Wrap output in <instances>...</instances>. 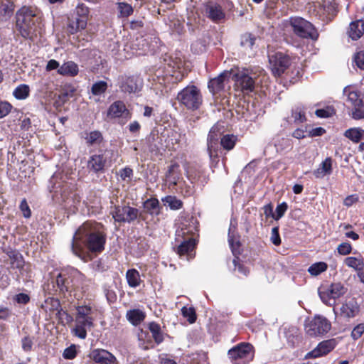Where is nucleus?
Returning a JSON list of instances; mask_svg holds the SVG:
<instances>
[{"instance_id":"9","label":"nucleus","mask_w":364,"mask_h":364,"mask_svg":"<svg viewBox=\"0 0 364 364\" xmlns=\"http://www.w3.org/2000/svg\"><path fill=\"white\" fill-rule=\"evenodd\" d=\"M331 328V323L323 316L316 315L305 324L306 333L316 337L326 334Z\"/></svg>"},{"instance_id":"34","label":"nucleus","mask_w":364,"mask_h":364,"mask_svg":"<svg viewBox=\"0 0 364 364\" xmlns=\"http://www.w3.org/2000/svg\"><path fill=\"white\" fill-rule=\"evenodd\" d=\"M126 279L130 287L136 288L141 284L139 272L135 269H128L126 273Z\"/></svg>"},{"instance_id":"18","label":"nucleus","mask_w":364,"mask_h":364,"mask_svg":"<svg viewBox=\"0 0 364 364\" xmlns=\"http://www.w3.org/2000/svg\"><path fill=\"white\" fill-rule=\"evenodd\" d=\"M335 339H329L321 342L316 348L309 352L306 355L307 358H316L328 354L336 346Z\"/></svg>"},{"instance_id":"29","label":"nucleus","mask_w":364,"mask_h":364,"mask_svg":"<svg viewBox=\"0 0 364 364\" xmlns=\"http://www.w3.org/2000/svg\"><path fill=\"white\" fill-rule=\"evenodd\" d=\"M343 95L347 97V100L354 107L363 106V100L360 98L358 93L353 90L350 87L347 86L343 89Z\"/></svg>"},{"instance_id":"61","label":"nucleus","mask_w":364,"mask_h":364,"mask_svg":"<svg viewBox=\"0 0 364 364\" xmlns=\"http://www.w3.org/2000/svg\"><path fill=\"white\" fill-rule=\"evenodd\" d=\"M287 208L288 205L285 202L279 204L276 208L277 215H274V219L277 220L279 218H281L284 215L285 212L287 210Z\"/></svg>"},{"instance_id":"20","label":"nucleus","mask_w":364,"mask_h":364,"mask_svg":"<svg viewBox=\"0 0 364 364\" xmlns=\"http://www.w3.org/2000/svg\"><path fill=\"white\" fill-rule=\"evenodd\" d=\"M90 358L100 364H117L116 357L104 349H95L90 354Z\"/></svg>"},{"instance_id":"16","label":"nucleus","mask_w":364,"mask_h":364,"mask_svg":"<svg viewBox=\"0 0 364 364\" xmlns=\"http://www.w3.org/2000/svg\"><path fill=\"white\" fill-rule=\"evenodd\" d=\"M232 79V73L231 70H225L220 73L217 77L211 79L208 82V88L213 94H215L223 90L225 85Z\"/></svg>"},{"instance_id":"11","label":"nucleus","mask_w":364,"mask_h":364,"mask_svg":"<svg viewBox=\"0 0 364 364\" xmlns=\"http://www.w3.org/2000/svg\"><path fill=\"white\" fill-rule=\"evenodd\" d=\"M232 80L235 81L237 89L244 95H249L255 91V78L250 75L247 70H244L235 74L232 73Z\"/></svg>"},{"instance_id":"10","label":"nucleus","mask_w":364,"mask_h":364,"mask_svg":"<svg viewBox=\"0 0 364 364\" xmlns=\"http://www.w3.org/2000/svg\"><path fill=\"white\" fill-rule=\"evenodd\" d=\"M268 58L269 67L275 76H280L291 64L289 56L282 52H271Z\"/></svg>"},{"instance_id":"57","label":"nucleus","mask_w":364,"mask_h":364,"mask_svg":"<svg viewBox=\"0 0 364 364\" xmlns=\"http://www.w3.org/2000/svg\"><path fill=\"white\" fill-rule=\"evenodd\" d=\"M33 346V338L30 336H25L21 339V347L23 351L30 352Z\"/></svg>"},{"instance_id":"2","label":"nucleus","mask_w":364,"mask_h":364,"mask_svg":"<svg viewBox=\"0 0 364 364\" xmlns=\"http://www.w3.org/2000/svg\"><path fill=\"white\" fill-rule=\"evenodd\" d=\"M74 188L75 185L70 181L68 176L61 172L55 173L48 185L53 201L70 210L80 201L79 196L74 192Z\"/></svg>"},{"instance_id":"5","label":"nucleus","mask_w":364,"mask_h":364,"mask_svg":"<svg viewBox=\"0 0 364 364\" xmlns=\"http://www.w3.org/2000/svg\"><path fill=\"white\" fill-rule=\"evenodd\" d=\"M178 101L188 109H198L203 102L200 90L195 85H188L177 95Z\"/></svg>"},{"instance_id":"38","label":"nucleus","mask_w":364,"mask_h":364,"mask_svg":"<svg viewBox=\"0 0 364 364\" xmlns=\"http://www.w3.org/2000/svg\"><path fill=\"white\" fill-rule=\"evenodd\" d=\"M30 88L26 84L18 85L13 92L14 96L17 100H25L29 96Z\"/></svg>"},{"instance_id":"24","label":"nucleus","mask_w":364,"mask_h":364,"mask_svg":"<svg viewBox=\"0 0 364 364\" xmlns=\"http://www.w3.org/2000/svg\"><path fill=\"white\" fill-rule=\"evenodd\" d=\"M205 13L214 21H220L225 17V14L221 6L216 4H208L205 7Z\"/></svg>"},{"instance_id":"45","label":"nucleus","mask_w":364,"mask_h":364,"mask_svg":"<svg viewBox=\"0 0 364 364\" xmlns=\"http://www.w3.org/2000/svg\"><path fill=\"white\" fill-rule=\"evenodd\" d=\"M85 140L89 145L100 144L102 140V136L99 131H93L87 134Z\"/></svg>"},{"instance_id":"47","label":"nucleus","mask_w":364,"mask_h":364,"mask_svg":"<svg viewBox=\"0 0 364 364\" xmlns=\"http://www.w3.org/2000/svg\"><path fill=\"white\" fill-rule=\"evenodd\" d=\"M107 89V83L105 81H98L95 82L91 88V92L94 95H101L105 93Z\"/></svg>"},{"instance_id":"56","label":"nucleus","mask_w":364,"mask_h":364,"mask_svg":"<svg viewBox=\"0 0 364 364\" xmlns=\"http://www.w3.org/2000/svg\"><path fill=\"white\" fill-rule=\"evenodd\" d=\"M223 132L222 128L218 126H214L209 132L208 139L209 140H218Z\"/></svg>"},{"instance_id":"35","label":"nucleus","mask_w":364,"mask_h":364,"mask_svg":"<svg viewBox=\"0 0 364 364\" xmlns=\"http://www.w3.org/2000/svg\"><path fill=\"white\" fill-rule=\"evenodd\" d=\"M127 318L130 323L136 326L144 321L145 314L139 309H132L127 312Z\"/></svg>"},{"instance_id":"37","label":"nucleus","mask_w":364,"mask_h":364,"mask_svg":"<svg viewBox=\"0 0 364 364\" xmlns=\"http://www.w3.org/2000/svg\"><path fill=\"white\" fill-rule=\"evenodd\" d=\"M144 207L151 215H157L159 213V202L156 198L147 199L144 203Z\"/></svg>"},{"instance_id":"60","label":"nucleus","mask_w":364,"mask_h":364,"mask_svg":"<svg viewBox=\"0 0 364 364\" xmlns=\"http://www.w3.org/2000/svg\"><path fill=\"white\" fill-rule=\"evenodd\" d=\"M338 252L341 255H346L350 253L352 247L348 242H343L338 246Z\"/></svg>"},{"instance_id":"13","label":"nucleus","mask_w":364,"mask_h":364,"mask_svg":"<svg viewBox=\"0 0 364 364\" xmlns=\"http://www.w3.org/2000/svg\"><path fill=\"white\" fill-rule=\"evenodd\" d=\"M109 151L92 155L87 161V168L95 173H102L107 163Z\"/></svg>"},{"instance_id":"49","label":"nucleus","mask_w":364,"mask_h":364,"mask_svg":"<svg viewBox=\"0 0 364 364\" xmlns=\"http://www.w3.org/2000/svg\"><path fill=\"white\" fill-rule=\"evenodd\" d=\"M182 315L187 318L190 323H193L196 320V315L193 308L191 307H183L181 309Z\"/></svg>"},{"instance_id":"43","label":"nucleus","mask_w":364,"mask_h":364,"mask_svg":"<svg viewBox=\"0 0 364 364\" xmlns=\"http://www.w3.org/2000/svg\"><path fill=\"white\" fill-rule=\"evenodd\" d=\"M237 137L232 134H227L223 136L220 140L221 146L227 150H231L234 148Z\"/></svg>"},{"instance_id":"52","label":"nucleus","mask_w":364,"mask_h":364,"mask_svg":"<svg viewBox=\"0 0 364 364\" xmlns=\"http://www.w3.org/2000/svg\"><path fill=\"white\" fill-rule=\"evenodd\" d=\"M218 140H209L208 139V151L210 158L218 156Z\"/></svg>"},{"instance_id":"42","label":"nucleus","mask_w":364,"mask_h":364,"mask_svg":"<svg viewBox=\"0 0 364 364\" xmlns=\"http://www.w3.org/2000/svg\"><path fill=\"white\" fill-rule=\"evenodd\" d=\"M191 223H193V225H188L186 224L183 223L182 226L181 227L180 230H178L176 231V234L178 236L185 237L186 235H193L196 232L198 231L197 227L194 225V219L193 218H191Z\"/></svg>"},{"instance_id":"17","label":"nucleus","mask_w":364,"mask_h":364,"mask_svg":"<svg viewBox=\"0 0 364 364\" xmlns=\"http://www.w3.org/2000/svg\"><path fill=\"white\" fill-rule=\"evenodd\" d=\"M186 176L191 183H198L202 186H204L208 180L203 168L198 165H192L188 167Z\"/></svg>"},{"instance_id":"1","label":"nucleus","mask_w":364,"mask_h":364,"mask_svg":"<svg viewBox=\"0 0 364 364\" xmlns=\"http://www.w3.org/2000/svg\"><path fill=\"white\" fill-rule=\"evenodd\" d=\"M102 228L100 224L92 221H87L80 226L72 240L73 255L85 261L87 257L85 247L91 252H102L106 242V235Z\"/></svg>"},{"instance_id":"22","label":"nucleus","mask_w":364,"mask_h":364,"mask_svg":"<svg viewBox=\"0 0 364 364\" xmlns=\"http://www.w3.org/2000/svg\"><path fill=\"white\" fill-rule=\"evenodd\" d=\"M360 311L359 305L355 298L345 301L341 307V315L345 318H354Z\"/></svg>"},{"instance_id":"62","label":"nucleus","mask_w":364,"mask_h":364,"mask_svg":"<svg viewBox=\"0 0 364 364\" xmlns=\"http://www.w3.org/2000/svg\"><path fill=\"white\" fill-rule=\"evenodd\" d=\"M355 65L361 70H364V52H358L354 56Z\"/></svg>"},{"instance_id":"4","label":"nucleus","mask_w":364,"mask_h":364,"mask_svg":"<svg viewBox=\"0 0 364 364\" xmlns=\"http://www.w3.org/2000/svg\"><path fill=\"white\" fill-rule=\"evenodd\" d=\"M93 314V309L90 306L83 305L76 307L75 326L72 331L74 336L80 339L86 338L87 331L94 327Z\"/></svg>"},{"instance_id":"8","label":"nucleus","mask_w":364,"mask_h":364,"mask_svg":"<svg viewBox=\"0 0 364 364\" xmlns=\"http://www.w3.org/2000/svg\"><path fill=\"white\" fill-rule=\"evenodd\" d=\"M290 25L293 28L294 33L300 38H311L316 41L318 37V34L314 26L303 18H291Z\"/></svg>"},{"instance_id":"26","label":"nucleus","mask_w":364,"mask_h":364,"mask_svg":"<svg viewBox=\"0 0 364 364\" xmlns=\"http://www.w3.org/2000/svg\"><path fill=\"white\" fill-rule=\"evenodd\" d=\"M364 33V21L358 20L350 24L348 35L350 38L355 41L360 38Z\"/></svg>"},{"instance_id":"54","label":"nucleus","mask_w":364,"mask_h":364,"mask_svg":"<svg viewBox=\"0 0 364 364\" xmlns=\"http://www.w3.org/2000/svg\"><path fill=\"white\" fill-rule=\"evenodd\" d=\"M76 346L73 344L69 347L66 348L63 353V356L65 359L72 360L74 359L77 355Z\"/></svg>"},{"instance_id":"7","label":"nucleus","mask_w":364,"mask_h":364,"mask_svg":"<svg viewBox=\"0 0 364 364\" xmlns=\"http://www.w3.org/2000/svg\"><path fill=\"white\" fill-rule=\"evenodd\" d=\"M237 229V223L235 221L231 220L229 230H228V242L232 250V254L235 255V258L232 260L234 265V271L237 270L239 273L244 276H247L249 274L248 269L245 267L242 264L239 262V258L237 255L240 254V241L236 235L235 231Z\"/></svg>"},{"instance_id":"32","label":"nucleus","mask_w":364,"mask_h":364,"mask_svg":"<svg viewBox=\"0 0 364 364\" xmlns=\"http://www.w3.org/2000/svg\"><path fill=\"white\" fill-rule=\"evenodd\" d=\"M166 180L170 184L176 186L181 178L179 165L176 163L171 164L166 174Z\"/></svg>"},{"instance_id":"50","label":"nucleus","mask_w":364,"mask_h":364,"mask_svg":"<svg viewBox=\"0 0 364 364\" xmlns=\"http://www.w3.org/2000/svg\"><path fill=\"white\" fill-rule=\"evenodd\" d=\"M291 117L296 123H302L306 120L305 112L300 107L292 109Z\"/></svg>"},{"instance_id":"14","label":"nucleus","mask_w":364,"mask_h":364,"mask_svg":"<svg viewBox=\"0 0 364 364\" xmlns=\"http://www.w3.org/2000/svg\"><path fill=\"white\" fill-rule=\"evenodd\" d=\"M9 261L11 269H18L20 274L23 275L29 272V264H26L23 255L16 250H8L6 252Z\"/></svg>"},{"instance_id":"44","label":"nucleus","mask_w":364,"mask_h":364,"mask_svg":"<svg viewBox=\"0 0 364 364\" xmlns=\"http://www.w3.org/2000/svg\"><path fill=\"white\" fill-rule=\"evenodd\" d=\"M345 264L355 269H361L363 267V259L361 257H348L345 259Z\"/></svg>"},{"instance_id":"6","label":"nucleus","mask_w":364,"mask_h":364,"mask_svg":"<svg viewBox=\"0 0 364 364\" xmlns=\"http://www.w3.org/2000/svg\"><path fill=\"white\" fill-rule=\"evenodd\" d=\"M346 291L347 289L340 282L323 285L318 290L321 301L329 306H334L336 299L343 296Z\"/></svg>"},{"instance_id":"30","label":"nucleus","mask_w":364,"mask_h":364,"mask_svg":"<svg viewBox=\"0 0 364 364\" xmlns=\"http://www.w3.org/2000/svg\"><path fill=\"white\" fill-rule=\"evenodd\" d=\"M343 135L353 143L364 140V129L360 127L350 128L345 131Z\"/></svg>"},{"instance_id":"46","label":"nucleus","mask_w":364,"mask_h":364,"mask_svg":"<svg viewBox=\"0 0 364 364\" xmlns=\"http://www.w3.org/2000/svg\"><path fill=\"white\" fill-rule=\"evenodd\" d=\"M277 151H288L293 147L291 139L289 138H282L277 144H275Z\"/></svg>"},{"instance_id":"41","label":"nucleus","mask_w":364,"mask_h":364,"mask_svg":"<svg viewBox=\"0 0 364 364\" xmlns=\"http://www.w3.org/2000/svg\"><path fill=\"white\" fill-rule=\"evenodd\" d=\"M328 268L326 263L323 262H318L311 264L309 269V273L312 276H318L322 272H325Z\"/></svg>"},{"instance_id":"36","label":"nucleus","mask_w":364,"mask_h":364,"mask_svg":"<svg viewBox=\"0 0 364 364\" xmlns=\"http://www.w3.org/2000/svg\"><path fill=\"white\" fill-rule=\"evenodd\" d=\"M161 200L164 205H168L173 210H179L183 207V202L174 196H166Z\"/></svg>"},{"instance_id":"40","label":"nucleus","mask_w":364,"mask_h":364,"mask_svg":"<svg viewBox=\"0 0 364 364\" xmlns=\"http://www.w3.org/2000/svg\"><path fill=\"white\" fill-rule=\"evenodd\" d=\"M149 328L156 343H161L164 340V336L160 326L155 322H151L149 323Z\"/></svg>"},{"instance_id":"55","label":"nucleus","mask_w":364,"mask_h":364,"mask_svg":"<svg viewBox=\"0 0 364 364\" xmlns=\"http://www.w3.org/2000/svg\"><path fill=\"white\" fill-rule=\"evenodd\" d=\"M12 109V105L6 101H0V119L8 115Z\"/></svg>"},{"instance_id":"23","label":"nucleus","mask_w":364,"mask_h":364,"mask_svg":"<svg viewBox=\"0 0 364 364\" xmlns=\"http://www.w3.org/2000/svg\"><path fill=\"white\" fill-rule=\"evenodd\" d=\"M56 289L55 291L65 295V293L70 291L72 287V280L66 272H60L55 279Z\"/></svg>"},{"instance_id":"12","label":"nucleus","mask_w":364,"mask_h":364,"mask_svg":"<svg viewBox=\"0 0 364 364\" xmlns=\"http://www.w3.org/2000/svg\"><path fill=\"white\" fill-rule=\"evenodd\" d=\"M111 214L116 222L131 223L137 218L139 210L128 205L116 206Z\"/></svg>"},{"instance_id":"39","label":"nucleus","mask_w":364,"mask_h":364,"mask_svg":"<svg viewBox=\"0 0 364 364\" xmlns=\"http://www.w3.org/2000/svg\"><path fill=\"white\" fill-rule=\"evenodd\" d=\"M117 11L120 18H127L132 15L134 11L132 5L127 2L117 3Z\"/></svg>"},{"instance_id":"59","label":"nucleus","mask_w":364,"mask_h":364,"mask_svg":"<svg viewBox=\"0 0 364 364\" xmlns=\"http://www.w3.org/2000/svg\"><path fill=\"white\" fill-rule=\"evenodd\" d=\"M364 333V323L357 325L351 332V337L353 340H358Z\"/></svg>"},{"instance_id":"53","label":"nucleus","mask_w":364,"mask_h":364,"mask_svg":"<svg viewBox=\"0 0 364 364\" xmlns=\"http://www.w3.org/2000/svg\"><path fill=\"white\" fill-rule=\"evenodd\" d=\"M119 176L122 181L130 182L133 178V170L129 167H124L119 170Z\"/></svg>"},{"instance_id":"3","label":"nucleus","mask_w":364,"mask_h":364,"mask_svg":"<svg viewBox=\"0 0 364 364\" xmlns=\"http://www.w3.org/2000/svg\"><path fill=\"white\" fill-rule=\"evenodd\" d=\"M39 19V12L36 8L24 6L18 10L16 14V26L21 36L24 38H30Z\"/></svg>"},{"instance_id":"48","label":"nucleus","mask_w":364,"mask_h":364,"mask_svg":"<svg viewBox=\"0 0 364 364\" xmlns=\"http://www.w3.org/2000/svg\"><path fill=\"white\" fill-rule=\"evenodd\" d=\"M77 18H84L87 21V16L90 12L89 8L83 3L78 4L75 8Z\"/></svg>"},{"instance_id":"33","label":"nucleus","mask_w":364,"mask_h":364,"mask_svg":"<svg viewBox=\"0 0 364 364\" xmlns=\"http://www.w3.org/2000/svg\"><path fill=\"white\" fill-rule=\"evenodd\" d=\"M196 245L195 240L193 237H188L178 247V254L180 256L186 254L190 255Z\"/></svg>"},{"instance_id":"28","label":"nucleus","mask_w":364,"mask_h":364,"mask_svg":"<svg viewBox=\"0 0 364 364\" xmlns=\"http://www.w3.org/2000/svg\"><path fill=\"white\" fill-rule=\"evenodd\" d=\"M87 20L74 17L71 19H69V22L68 23V31L70 34H75L78 31L85 29L87 26Z\"/></svg>"},{"instance_id":"15","label":"nucleus","mask_w":364,"mask_h":364,"mask_svg":"<svg viewBox=\"0 0 364 364\" xmlns=\"http://www.w3.org/2000/svg\"><path fill=\"white\" fill-rule=\"evenodd\" d=\"M119 86L124 92L135 93L140 91L142 81L137 76H122L119 79Z\"/></svg>"},{"instance_id":"64","label":"nucleus","mask_w":364,"mask_h":364,"mask_svg":"<svg viewBox=\"0 0 364 364\" xmlns=\"http://www.w3.org/2000/svg\"><path fill=\"white\" fill-rule=\"evenodd\" d=\"M20 209L26 218L31 217V211L26 199L22 200L21 202Z\"/></svg>"},{"instance_id":"51","label":"nucleus","mask_w":364,"mask_h":364,"mask_svg":"<svg viewBox=\"0 0 364 364\" xmlns=\"http://www.w3.org/2000/svg\"><path fill=\"white\" fill-rule=\"evenodd\" d=\"M316 115L320 118H327L335 114V110L332 107L328 106L323 109H316Z\"/></svg>"},{"instance_id":"27","label":"nucleus","mask_w":364,"mask_h":364,"mask_svg":"<svg viewBox=\"0 0 364 364\" xmlns=\"http://www.w3.org/2000/svg\"><path fill=\"white\" fill-rule=\"evenodd\" d=\"M332 172V159L330 157L326 158L320 164L319 167L314 171V175L316 178H322L326 175H330Z\"/></svg>"},{"instance_id":"63","label":"nucleus","mask_w":364,"mask_h":364,"mask_svg":"<svg viewBox=\"0 0 364 364\" xmlns=\"http://www.w3.org/2000/svg\"><path fill=\"white\" fill-rule=\"evenodd\" d=\"M270 240L274 245L277 246V245H280L281 239H280V236L279 234V228L278 227H274L272 229Z\"/></svg>"},{"instance_id":"31","label":"nucleus","mask_w":364,"mask_h":364,"mask_svg":"<svg viewBox=\"0 0 364 364\" xmlns=\"http://www.w3.org/2000/svg\"><path fill=\"white\" fill-rule=\"evenodd\" d=\"M256 37L251 33H245L241 37L240 45L248 52L249 55H252L255 50Z\"/></svg>"},{"instance_id":"25","label":"nucleus","mask_w":364,"mask_h":364,"mask_svg":"<svg viewBox=\"0 0 364 364\" xmlns=\"http://www.w3.org/2000/svg\"><path fill=\"white\" fill-rule=\"evenodd\" d=\"M78 73V65L73 61L65 62L58 69V73L63 76L75 77Z\"/></svg>"},{"instance_id":"21","label":"nucleus","mask_w":364,"mask_h":364,"mask_svg":"<svg viewBox=\"0 0 364 364\" xmlns=\"http://www.w3.org/2000/svg\"><path fill=\"white\" fill-rule=\"evenodd\" d=\"M107 117L109 118H119L124 117H131L129 111L127 109L125 104L120 100L114 102L107 110Z\"/></svg>"},{"instance_id":"58","label":"nucleus","mask_w":364,"mask_h":364,"mask_svg":"<svg viewBox=\"0 0 364 364\" xmlns=\"http://www.w3.org/2000/svg\"><path fill=\"white\" fill-rule=\"evenodd\" d=\"M13 11V5L10 2H1L0 4V14L9 16Z\"/></svg>"},{"instance_id":"19","label":"nucleus","mask_w":364,"mask_h":364,"mask_svg":"<svg viewBox=\"0 0 364 364\" xmlns=\"http://www.w3.org/2000/svg\"><path fill=\"white\" fill-rule=\"evenodd\" d=\"M252 346L248 343H242L228 351V356L232 360L249 358L251 357Z\"/></svg>"}]
</instances>
